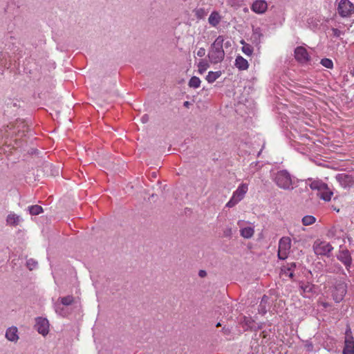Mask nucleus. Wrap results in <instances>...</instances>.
Instances as JSON below:
<instances>
[{
	"label": "nucleus",
	"instance_id": "c9c22d12",
	"mask_svg": "<svg viewBox=\"0 0 354 354\" xmlns=\"http://www.w3.org/2000/svg\"><path fill=\"white\" fill-rule=\"evenodd\" d=\"M206 50L204 48H200L197 51V55L198 57H203L205 55Z\"/></svg>",
	"mask_w": 354,
	"mask_h": 354
},
{
	"label": "nucleus",
	"instance_id": "7ed1b4c3",
	"mask_svg": "<svg viewBox=\"0 0 354 354\" xmlns=\"http://www.w3.org/2000/svg\"><path fill=\"white\" fill-rule=\"evenodd\" d=\"M310 187L313 190H317L318 196L325 201H330L333 195V192L328 187V185L320 180L313 181L310 184Z\"/></svg>",
	"mask_w": 354,
	"mask_h": 354
},
{
	"label": "nucleus",
	"instance_id": "a211bd4d",
	"mask_svg": "<svg viewBox=\"0 0 354 354\" xmlns=\"http://www.w3.org/2000/svg\"><path fill=\"white\" fill-rule=\"evenodd\" d=\"M254 234V230L252 227H246L240 230V234L245 239H250Z\"/></svg>",
	"mask_w": 354,
	"mask_h": 354
},
{
	"label": "nucleus",
	"instance_id": "b1692460",
	"mask_svg": "<svg viewBox=\"0 0 354 354\" xmlns=\"http://www.w3.org/2000/svg\"><path fill=\"white\" fill-rule=\"evenodd\" d=\"M59 299L63 306H70L74 302V297L72 295L60 297Z\"/></svg>",
	"mask_w": 354,
	"mask_h": 354
},
{
	"label": "nucleus",
	"instance_id": "37998d69",
	"mask_svg": "<svg viewBox=\"0 0 354 354\" xmlns=\"http://www.w3.org/2000/svg\"><path fill=\"white\" fill-rule=\"evenodd\" d=\"M189 104H189V102L188 101L185 102L184 104H183L184 106H185L187 108L189 107Z\"/></svg>",
	"mask_w": 354,
	"mask_h": 354
},
{
	"label": "nucleus",
	"instance_id": "cd10ccee",
	"mask_svg": "<svg viewBox=\"0 0 354 354\" xmlns=\"http://www.w3.org/2000/svg\"><path fill=\"white\" fill-rule=\"evenodd\" d=\"M316 218L311 215H306L302 218V223L304 225H310L315 223Z\"/></svg>",
	"mask_w": 354,
	"mask_h": 354
},
{
	"label": "nucleus",
	"instance_id": "423d86ee",
	"mask_svg": "<svg viewBox=\"0 0 354 354\" xmlns=\"http://www.w3.org/2000/svg\"><path fill=\"white\" fill-rule=\"evenodd\" d=\"M291 248V240L289 237L283 236L279 242L278 257L279 259L284 260L287 259Z\"/></svg>",
	"mask_w": 354,
	"mask_h": 354
},
{
	"label": "nucleus",
	"instance_id": "39448f33",
	"mask_svg": "<svg viewBox=\"0 0 354 354\" xmlns=\"http://www.w3.org/2000/svg\"><path fill=\"white\" fill-rule=\"evenodd\" d=\"M337 10L340 17H349L354 13V4L349 0H340Z\"/></svg>",
	"mask_w": 354,
	"mask_h": 354
},
{
	"label": "nucleus",
	"instance_id": "a19ab883",
	"mask_svg": "<svg viewBox=\"0 0 354 354\" xmlns=\"http://www.w3.org/2000/svg\"><path fill=\"white\" fill-rule=\"evenodd\" d=\"M321 304L324 308H327V307L330 306V304L327 303V302H322Z\"/></svg>",
	"mask_w": 354,
	"mask_h": 354
},
{
	"label": "nucleus",
	"instance_id": "a18cd8bd",
	"mask_svg": "<svg viewBox=\"0 0 354 354\" xmlns=\"http://www.w3.org/2000/svg\"><path fill=\"white\" fill-rule=\"evenodd\" d=\"M216 327L221 326V324L218 322V323L216 324Z\"/></svg>",
	"mask_w": 354,
	"mask_h": 354
},
{
	"label": "nucleus",
	"instance_id": "2f4dec72",
	"mask_svg": "<svg viewBox=\"0 0 354 354\" xmlns=\"http://www.w3.org/2000/svg\"><path fill=\"white\" fill-rule=\"evenodd\" d=\"M232 234H233V232H232V229L231 227L227 226L223 230V236L224 237L230 239L232 236Z\"/></svg>",
	"mask_w": 354,
	"mask_h": 354
},
{
	"label": "nucleus",
	"instance_id": "20e7f679",
	"mask_svg": "<svg viewBox=\"0 0 354 354\" xmlns=\"http://www.w3.org/2000/svg\"><path fill=\"white\" fill-rule=\"evenodd\" d=\"M248 190V186L245 183L241 184L234 192L230 200L227 203L226 207L231 208L235 206L243 198Z\"/></svg>",
	"mask_w": 354,
	"mask_h": 354
},
{
	"label": "nucleus",
	"instance_id": "aec40b11",
	"mask_svg": "<svg viewBox=\"0 0 354 354\" xmlns=\"http://www.w3.org/2000/svg\"><path fill=\"white\" fill-rule=\"evenodd\" d=\"M209 12L208 9L204 8H197L194 10V15L198 19H202L205 18Z\"/></svg>",
	"mask_w": 354,
	"mask_h": 354
},
{
	"label": "nucleus",
	"instance_id": "dca6fc26",
	"mask_svg": "<svg viewBox=\"0 0 354 354\" xmlns=\"http://www.w3.org/2000/svg\"><path fill=\"white\" fill-rule=\"evenodd\" d=\"M235 66L241 71L247 70L249 67L248 61L241 55L236 57Z\"/></svg>",
	"mask_w": 354,
	"mask_h": 354
},
{
	"label": "nucleus",
	"instance_id": "393cba45",
	"mask_svg": "<svg viewBox=\"0 0 354 354\" xmlns=\"http://www.w3.org/2000/svg\"><path fill=\"white\" fill-rule=\"evenodd\" d=\"M201 80L196 76H193L189 81V86L194 88H197L200 87L201 85Z\"/></svg>",
	"mask_w": 354,
	"mask_h": 354
},
{
	"label": "nucleus",
	"instance_id": "ea45409f",
	"mask_svg": "<svg viewBox=\"0 0 354 354\" xmlns=\"http://www.w3.org/2000/svg\"><path fill=\"white\" fill-rule=\"evenodd\" d=\"M348 336H353L350 328L347 329L346 331V337H348Z\"/></svg>",
	"mask_w": 354,
	"mask_h": 354
},
{
	"label": "nucleus",
	"instance_id": "0eeeda50",
	"mask_svg": "<svg viewBox=\"0 0 354 354\" xmlns=\"http://www.w3.org/2000/svg\"><path fill=\"white\" fill-rule=\"evenodd\" d=\"M333 250V246L326 241H317L313 244V250L317 255L329 256Z\"/></svg>",
	"mask_w": 354,
	"mask_h": 354
},
{
	"label": "nucleus",
	"instance_id": "7c9ffc66",
	"mask_svg": "<svg viewBox=\"0 0 354 354\" xmlns=\"http://www.w3.org/2000/svg\"><path fill=\"white\" fill-rule=\"evenodd\" d=\"M26 266L30 270H32L37 266V262L32 259H30L26 262Z\"/></svg>",
	"mask_w": 354,
	"mask_h": 354
},
{
	"label": "nucleus",
	"instance_id": "4be33fe9",
	"mask_svg": "<svg viewBox=\"0 0 354 354\" xmlns=\"http://www.w3.org/2000/svg\"><path fill=\"white\" fill-rule=\"evenodd\" d=\"M222 73L221 71H215V72H213V71H209L206 77V80L209 82V83H213L214 82H215L218 77H221Z\"/></svg>",
	"mask_w": 354,
	"mask_h": 354
},
{
	"label": "nucleus",
	"instance_id": "f704fd0d",
	"mask_svg": "<svg viewBox=\"0 0 354 354\" xmlns=\"http://www.w3.org/2000/svg\"><path fill=\"white\" fill-rule=\"evenodd\" d=\"M332 31L333 35L337 37H339L342 34V32L337 28H333Z\"/></svg>",
	"mask_w": 354,
	"mask_h": 354
},
{
	"label": "nucleus",
	"instance_id": "49530a36",
	"mask_svg": "<svg viewBox=\"0 0 354 354\" xmlns=\"http://www.w3.org/2000/svg\"><path fill=\"white\" fill-rule=\"evenodd\" d=\"M228 45H229V41H227V42L225 43V46H227Z\"/></svg>",
	"mask_w": 354,
	"mask_h": 354
},
{
	"label": "nucleus",
	"instance_id": "ddd939ff",
	"mask_svg": "<svg viewBox=\"0 0 354 354\" xmlns=\"http://www.w3.org/2000/svg\"><path fill=\"white\" fill-rule=\"evenodd\" d=\"M268 8V4L264 0H256L252 5L251 9L258 14L264 13Z\"/></svg>",
	"mask_w": 354,
	"mask_h": 354
},
{
	"label": "nucleus",
	"instance_id": "f8f14e48",
	"mask_svg": "<svg viewBox=\"0 0 354 354\" xmlns=\"http://www.w3.org/2000/svg\"><path fill=\"white\" fill-rule=\"evenodd\" d=\"M6 338L12 342L17 343L19 339L18 328L16 326H10L6 330Z\"/></svg>",
	"mask_w": 354,
	"mask_h": 354
},
{
	"label": "nucleus",
	"instance_id": "2eb2a0df",
	"mask_svg": "<svg viewBox=\"0 0 354 354\" xmlns=\"http://www.w3.org/2000/svg\"><path fill=\"white\" fill-rule=\"evenodd\" d=\"M343 354H354V338L353 336L345 337Z\"/></svg>",
	"mask_w": 354,
	"mask_h": 354
},
{
	"label": "nucleus",
	"instance_id": "1a4fd4ad",
	"mask_svg": "<svg viewBox=\"0 0 354 354\" xmlns=\"http://www.w3.org/2000/svg\"><path fill=\"white\" fill-rule=\"evenodd\" d=\"M35 330L43 336H46L49 333V322L46 318L38 317L35 319Z\"/></svg>",
	"mask_w": 354,
	"mask_h": 354
},
{
	"label": "nucleus",
	"instance_id": "a878e982",
	"mask_svg": "<svg viewBox=\"0 0 354 354\" xmlns=\"http://www.w3.org/2000/svg\"><path fill=\"white\" fill-rule=\"evenodd\" d=\"M29 212L31 215H38L43 212V209L41 206L35 205L28 207Z\"/></svg>",
	"mask_w": 354,
	"mask_h": 354
},
{
	"label": "nucleus",
	"instance_id": "c03bdc74",
	"mask_svg": "<svg viewBox=\"0 0 354 354\" xmlns=\"http://www.w3.org/2000/svg\"><path fill=\"white\" fill-rule=\"evenodd\" d=\"M267 297L266 296H263V297L262 298V300H261V303L263 301V299H266Z\"/></svg>",
	"mask_w": 354,
	"mask_h": 354
},
{
	"label": "nucleus",
	"instance_id": "6ab92c4d",
	"mask_svg": "<svg viewBox=\"0 0 354 354\" xmlns=\"http://www.w3.org/2000/svg\"><path fill=\"white\" fill-rule=\"evenodd\" d=\"M299 288L301 290V294L304 297H308L306 294L310 293L313 291V286L310 283H301L299 284Z\"/></svg>",
	"mask_w": 354,
	"mask_h": 354
},
{
	"label": "nucleus",
	"instance_id": "c85d7f7f",
	"mask_svg": "<svg viewBox=\"0 0 354 354\" xmlns=\"http://www.w3.org/2000/svg\"><path fill=\"white\" fill-rule=\"evenodd\" d=\"M321 64L327 68H333V61L328 58H324L321 60Z\"/></svg>",
	"mask_w": 354,
	"mask_h": 354
},
{
	"label": "nucleus",
	"instance_id": "79ce46f5",
	"mask_svg": "<svg viewBox=\"0 0 354 354\" xmlns=\"http://www.w3.org/2000/svg\"><path fill=\"white\" fill-rule=\"evenodd\" d=\"M285 273H286L287 274H288V276L290 277V278H292L294 274H293V272L292 271H285Z\"/></svg>",
	"mask_w": 354,
	"mask_h": 354
},
{
	"label": "nucleus",
	"instance_id": "f257e3e1",
	"mask_svg": "<svg viewBox=\"0 0 354 354\" xmlns=\"http://www.w3.org/2000/svg\"><path fill=\"white\" fill-rule=\"evenodd\" d=\"M224 40V37L219 35L211 45L207 55L211 63L218 64L223 60L225 57Z\"/></svg>",
	"mask_w": 354,
	"mask_h": 354
},
{
	"label": "nucleus",
	"instance_id": "9d476101",
	"mask_svg": "<svg viewBox=\"0 0 354 354\" xmlns=\"http://www.w3.org/2000/svg\"><path fill=\"white\" fill-rule=\"evenodd\" d=\"M335 178L340 185L345 189L351 188L354 185V176L352 175L344 173L338 174Z\"/></svg>",
	"mask_w": 354,
	"mask_h": 354
},
{
	"label": "nucleus",
	"instance_id": "e433bc0d",
	"mask_svg": "<svg viewBox=\"0 0 354 354\" xmlns=\"http://www.w3.org/2000/svg\"><path fill=\"white\" fill-rule=\"evenodd\" d=\"M295 267H296V263L294 262L288 263L287 271H293V270L295 269Z\"/></svg>",
	"mask_w": 354,
	"mask_h": 354
},
{
	"label": "nucleus",
	"instance_id": "c756f323",
	"mask_svg": "<svg viewBox=\"0 0 354 354\" xmlns=\"http://www.w3.org/2000/svg\"><path fill=\"white\" fill-rule=\"evenodd\" d=\"M55 312L62 317H65L66 315V312L64 307L61 306V304H57L55 306Z\"/></svg>",
	"mask_w": 354,
	"mask_h": 354
},
{
	"label": "nucleus",
	"instance_id": "6e6552de",
	"mask_svg": "<svg viewBox=\"0 0 354 354\" xmlns=\"http://www.w3.org/2000/svg\"><path fill=\"white\" fill-rule=\"evenodd\" d=\"M346 293V285L342 281H338L335 285L332 290V297L333 300L339 303L340 302Z\"/></svg>",
	"mask_w": 354,
	"mask_h": 354
},
{
	"label": "nucleus",
	"instance_id": "58836bf2",
	"mask_svg": "<svg viewBox=\"0 0 354 354\" xmlns=\"http://www.w3.org/2000/svg\"><path fill=\"white\" fill-rule=\"evenodd\" d=\"M141 120L143 123L147 122L149 121V115L147 114L142 115L141 118Z\"/></svg>",
	"mask_w": 354,
	"mask_h": 354
},
{
	"label": "nucleus",
	"instance_id": "473e14b6",
	"mask_svg": "<svg viewBox=\"0 0 354 354\" xmlns=\"http://www.w3.org/2000/svg\"><path fill=\"white\" fill-rule=\"evenodd\" d=\"M305 348L307 351L311 352V351H313L314 346H313V344H312V342H306L305 344Z\"/></svg>",
	"mask_w": 354,
	"mask_h": 354
},
{
	"label": "nucleus",
	"instance_id": "4c0bfd02",
	"mask_svg": "<svg viewBox=\"0 0 354 354\" xmlns=\"http://www.w3.org/2000/svg\"><path fill=\"white\" fill-rule=\"evenodd\" d=\"M198 276L201 278L205 277L207 276V272L203 270H201L198 272Z\"/></svg>",
	"mask_w": 354,
	"mask_h": 354
},
{
	"label": "nucleus",
	"instance_id": "f03ea898",
	"mask_svg": "<svg viewBox=\"0 0 354 354\" xmlns=\"http://www.w3.org/2000/svg\"><path fill=\"white\" fill-rule=\"evenodd\" d=\"M274 181L281 189L292 190L294 188L292 177L287 170L277 171L274 177Z\"/></svg>",
	"mask_w": 354,
	"mask_h": 354
},
{
	"label": "nucleus",
	"instance_id": "4468645a",
	"mask_svg": "<svg viewBox=\"0 0 354 354\" xmlns=\"http://www.w3.org/2000/svg\"><path fill=\"white\" fill-rule=\"evenodd\" d=\"M337 259L345 265L347 269L351 266L352 259L348 250H345L340 251Z\"/></svg>",
	"mask_w": 354,
	"mask_h": 354
},
{
	"label": "nucleus",
	"instance_id": "5701e85b",
	"mask_svg": "<svg viewBox=\"0 0 354 354\" xmlns=\"http://www.w3.org/2000/svg\"><path fill=\"white\" fill-rule=\"evenodd\" d=\"M209 65L207 61L205 59H201L198 64V72L200 74L204 73L207 69L209 68Z\"/></svg>",
	"mask_w": 354,
	"mask_h": 354
},
{
	"label": "nucleus",
	"instance_id": "f3484780",
	"mask_svg": "<svg viewBox=\"0 0 354 354\" xmlns=\"http://www.w3.org/2000/svg\"><path fill=\"white\" fill-rule=\"evenodd\" d=\"M221 20V17L220 16L219 13L216 11L212 12L208 19L209 24L213 26L216 27L218 25Z\"/></svg>",
	"mask_w": 354,
	"mask_h": 354
},
{
	"label": "nucleus",
	"instance_id": "bb28decb",
	"mask_svg": "<svg viewBox=\"0 0 354 354\" xmlns=\"http://www.w3.org/2000/svg\"><path fill=\"white\" fill-rule=\"evenodd\" d=\"M241 44H243L242 47V51L246 55H251L253 53V48L248 44H246L244 41H241Z\"/></svg>",
	"mask_w": 354,
	"mask_h": 354
},
{
	"label": "nucleus",
	"instance_id": "72a5a7b5",
	"mask_svg": "<svg viewBox=\"0 0 354 354\" xmlns=\"http://www.w3.org/2000/svg\"><path fill=\"white\" fill-rule=\"evenodd\" d=\"M261 35H262L261 33L260 32V31L258 29H256L255 30H254L253 37L255 39H259Z\"/></svg>",
	"mask_w": 354,
	"mask_h": 354
},
{
	"label": "nucleus",
	"instance_id": "412c9836",
	"mask_svg": "<svg viewBox=\"0 0 354 354\" xmlns=\"http://www.w3.org/2000/svg\"><path fill=\"white\" fill-rule=\"evenodd\" d=\"M6 221L8 224L16 226L20 222V217L15 214H10L7 216Z\"/></svg>",
	"mask_w": 354,
	"mask_h": 354
},
{
	"label": "nucleus",
	"instance_id": "9b49d317",
	"mask_svg": "<svg viewBox=\"0 0 354 354\" xmlns=\"http://www.w3.org/2000/svg\"><path fill=\"white\" fill-rule=\"evenodd\" d=\"M295 57L297 62L301 64L307 63L310 59L307 50L304 46H298L295 48Z\"/></svg>",
	"mask_w": 354,
	"mask_h": 354
}]
</instances>
